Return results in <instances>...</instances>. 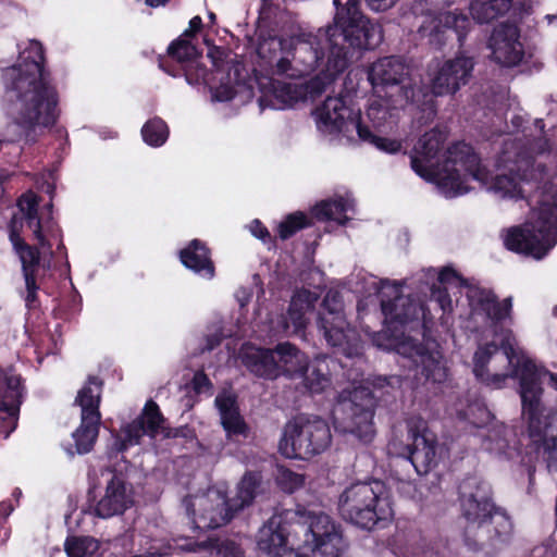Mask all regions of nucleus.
<instances>
[{"mask_svg":"<svg viewBox=\"0 0 557 557\" xmlns=\"http://www.w3.org/2000/svg\"><path fill=\"white\" fill-rule=\"evenodd\" d=\"M495 343L480 345L473 355V374L483 385L497 389L509 379H519L522 416L528 422L529 436L542 454L549 470L557 469V412L542 400L543 383L549 379L557 389V375L537 367L519 345L510 330H494Z\"/></svg>","mask_w":557,"mask_h":557,"instance_id":"f257e3e1","label":"nucleus"},{"mask_svg":"<svg viewBox=\"0 0 557 557\" xmlns=\"http://www.w3.org/2000/svg\"><path fill=\"white\" fill-rule=\"evenodd\" d=\"M17 63L7 67L3 81L10 92L12 122L5 128L8 141H35L38 131L57 119V92L42 67L44 49L39 41L18 46Z\"/></svg>","mask_w":557,"mask_h":557,"instance_id":"f03ea898","label":"nucleus"},{"mask_svg":"<svg viewBox=\"0 0 557 557\" xmlns=\"http://www.w3.org/2000/svg\"><path fill=\"white\" fill-rule=\"evenodd\" d=\"M257 544L272 557H307L309 552L339 557L346 547L339 528L324 512H309L304 522L292 524L274 515L260 528Z\"/></svg>","mask_w":557,"mask_h":557,"instance_id":"7ed1b4c3","label":"nucleus"},{"mask_svg":"<svg viewBox=\"0 0 557 557\" xmlns=\"http://www.w3.org/2000/svg\"><path fill=\"white\" fill-rule=\"evenodd\" d=\"M446 134L431 129L414 145L411 168L423 180L434 183L442 195L454 198L469 191L468 180L485 181V172L479 169L478 154L465 143L442 150Z\"/></svg>","mask_w":557,"mask_h":557,"instance_id":"20e7f679","label":"nucleus"},{"mask_svg":"<svg viewBox=\"0 0 557 557\" xmlns=\"http://www.w3.org/2000/svg\"><path fill=\"white\" fill-rule=\"evenodd\" d=\"M326 29L300 33L288 38L271 37L258 46L260 58L274 63V72L292 78L309 75L325 66V49L330 50Z\"/></svg>","mask_w":557,"mask_h":557,"instance_id":"39448f33","label":"nucleus"},{"mask_svg":"<svg viewBox=\"0 0 557 557\" xmlns=\"http://www.w3.org/2000/svg\"><path fill=\"white\" fill-rule=\"evenodd\" d=\"M360 1L348 0L345 8L337 12L334 24L326 28L330 36L327 71L331 74H339L347 67L348 52L343 42L352 48L374 49L383 40L381 25L361 14Z\"/></svg>","mask_w":557,"mask_h":557,"instance_id":"423d86ee","label":"nucleus"},{"mask_svg":"<svg viewBox=\"0 0 557 557\" xmlns=\"http://www.w3.org/2000/svg\"><path fill=\"white\" fill-rule=\"evenodd\" d=\"M460 288L466 289L470 319L475 323L491 325L496 329L499 322L510 317L511 297H507L499 302L491 290L469 284L451 268H444L438 273L437 284H434L431 288V300L438 305L443 313H449L453 311L449 290Z\"/></svg>","mask_w":557,"mask_h":557,"instance_id":"0eeeda50","label":"nucleus"},{"mask_svg":"<svg viewBox=\"0 0 557 557\" xmlns=\"http://www.w3.org/2000/svg\"><path fill=\"white\" fill-rule=\"evenodd\" d=\"M338 511L345 521L364 530H372L394 515L381 481L357 482L347 486L339 495Z\"/></svg>","mask_w":557,"mask_h":557,"instance_id":"6e6552de","label":"nucleus"},{"mask_svg":"<svg viewBox=\"0 0 557 557\" xmlns=\"http://www.w3.org/2000/svg\"><path fill=\"white\" fill-rule=\"evenodd\" d=\"M411 66L400 57H384L371 64L368 70V78L374 92H381L385 88H396L397 99L394 106L408 103L423 107L425 123L433 121L436 115L435 103L428 94L416 86L411 77Z\"/></svg>","mask_w":557,"mask_h":557,"instance_id":"1a4fd4ad","label":"nucleus"},{"mask_svg":"<svg viewBox=\"0 0 557 557\" xmlns=\"http://www.w3.org/2000/svg\"><path fill=\"white\" fill-rule=\"evenodd\" d=\"M317 128L324 135L356 132L363 141L373 144L382 151L395 153L400 143L374 135L360 123L359 112H355L342 96L327 97L313 112Z\"/></svg>","mask_w":557,"mask_h":557,"instance_id":"9d476101","label":"nucleus"},{"mask_svg":"<svg viewBox=\"0 0 557 557\" xmlns=\"http://www.w3.org/2000/svg\"><path fill=\"white\" fill-rule=\"evenodd\" d=\"M331 441L330 426L323 419L299 416L285 425L278 448L286 458L309 459L327 449Z\"/></svg>","mask_w":557,"mask_h":557,"instance_id":"9b49d317","label":"nucleus"},{"mask_svg":"<svg viewBox=\"0 0 557 557\" xmlns=\"http://www.w3.org/2000/svg\"><path fill=\"white\" fill-rule=\"evenodd\" d=\"M324 72L323 76L318 75L307 83H288L272 77L259 79L260 108L262 110L264 108L283 110L292 108L298 102L319 97L325 90L326 84L337 75L327 71V61L325 62Z\"/></svg>","mask_w":557,"mask_h":557,"instance_id":"f8f14e48","label":"nucleus"},{"mask_svg":"<svg viewBox=\"0 0 557 557\" xmlns=\"http://www.w3.org/2000/svg\"><path fill=\"white\" fill-rule=\"evenodd\" d=\"M374 398L366 387H355L348 396L341 397L333 416L336 429L350 433L364 443L373 440Z\"/></svg>","mask_w":557,"mask_h":557,"instance_id":"ddd939ff","label":"nucleus"},{"mask_svg":"<svg viewBox=\"0 0 557 557\" xmlns=\"http://www.w3.org/2000/svg\"><path fill=\"white\" fill-rule=\"evenodd\" d=\"M318 327L326 343L348 358H360L362 345L357 333L348 326L343 301L337 292H329L318 318Z\"/></svg>","mask_w":557,"mask_h":557,"instance_id":"4468645a","label":"nucleus"},{"mask_svg":"<svg viewBox=\"0 0 557 557\" xmlns=\"http://www.w3.org/2000/svg\"><path fill=\"white\" fill-rule=\"evenodd\" d=\"M183 507L187 516L199 529H215L226 524L236 513L231 499L218 488L184 498Z\"/></svg>","mask_w":557,"mask_h":557,"instance_id":"2eb2a0df","label":"nucleus"},{"mask_svg":"<svg viewBox=\"0 0 557 557\" xmlns=\"http://www.w3.org/2000/svg\"><path fill=\"white\" fill-rule=\"evenodd\" d=\"M278 352L284 366V374L301 379L305 388L314 394L330 385L329 367L324 359L311 362L290 343L278 344Z\"/></svg>","mask_w":557,"mask_h":557,"instance_id":"dca6fc26","label":"nucleus"},{"mask_svg":"<svg viewBox=\"0 0 557 557\" xmlns=\"http://www.w3.org/2000/svg\"><path fill=\"white\" fill-rule=\"evenodd\" d=\"M100 397L101 382L96 377H89L77 394L75 401L82 409V421L79 428L73 433V438L78 454L90 451L97 438L100 423Z\"/></svg>","mask_w":557,"mask_h":557,"instance_id":"f3484780","label":"nucleus"},{"mask_svg":"<svg viewBox=\"0 0 557 557\" xmlns=\"http://www.w3.org/2000/svg\"><path fill=\"white\" fill-rule=\"evenodd\" d=\"M475 62L465 52L457 53L454 58L437 62L430 72V98L455 95L462 86H466L474 70ZM434 101V99H432Z\"/></svg>","mask_w":557,"mask_h":557,"instance_id":"a211bd4d","label":"nucleus"},{"mask_svg":"<svg viewBox=\"0 0 557 557\" xmlns=\"http://www.w3.org/2000/svg\"><path fill=\"white\" fill-rule=\"evenodd\" d=\"M459 499L468 528H476L479 532L481 530L490 532L487 520L496 507L491 500L488 484L476 478H467L459 485Z\"/></svg>","mask_w":557,"mask_h":557,"instance_id":"6ab92c4d","label":"nucleus"},{"mask_svg":"<svg viewBox=\"0 0 557 557\" xmlns=\"http://www.w3.org/2000/svg\"><path fill=\"white\" fill-rule=\"evenodd\" d=\"M385 322L404 325L425 319L424 307L409 296L400 294V285L388 280L380 281L376 287Z\"/></svg>","mask_w":557,"mask_h":557,"instance_id":"aec40b11","label":"nucleus"},{"mask_svg":"<svg viewBox=\"0 0 557 557\" xmlns=\"http://www.w3.org/2000/svg\"><path fill=\"white\" fill-rule=\"evenodd\" d=\"M408 453L405 465H410L418 474H426L436 465V440L426 428L425 421L420 417H411L407 420Z\"/></svg>","mask_w":557,"mask_h":557,"instance_id":"412c9836","label":"nucleus"},{"mask_svg":"<svg viewBox=\"0 0 557 557\" xmlns=\"http://www.w3.org/2000/svg\"><path fill=\"white\" fill-rule=\"evenodd\" d=\"M396 351L410 359L420 370L425 382L443 383L447 377V368L437 345H420L411 337L395 344Z\"/></svg>","mask_w":557,"mask_h":557,"instance_id":"4be33fe9","label":"nucleus"},{"mask_svg":"<svg viewBox=\"0 0 557 557\" xmlns=\"http://www.w3.org/2000/svg\"><path fill=\"white\" fill-rule=\"evenodd\" d=\"M470 27L471 22L468 16L455 10L425 14L418 32L431 45L442 47L447 40L448 30L455 32L459 44L462 45Z\"/></svg>","mask_w":557,"mask_h":557,"instance_id":"5701e85b","label":"nucleus"},{"mask_svg":"<svg viewBox=\"0 0 557 557\" xmlns=\"http://www.w3.org/2000/svg\"><path fill=\"white\" fill-rule=\"evenodd\" d=\"M482 447L500 460L517 461L525 466L530 481H532L534 467L530 463V459L527 460V457L521 456L519 440L512 426L498 420L492 422L482 441Z\"/></svg>","mask_w":557,"mask_h":557,"instance_id":"b1692460","label":"nucleus"},{"mask_svg":"<svg viewBox=\"0 0 557 557\" xmlns=\"http://www.w3.org/2000/svg\"><path fill=\"white\" fill-rule=\"evenodd\" d=\"M488 47L492 50L493 60L504 66L519 64L524 55L520 30L512 23H502L496 26L490 37Z\"/></svg>","mask_w":557,"mask_h":557,"instance_id":"393cba45","label":"nucleus"},{"mask_svg":"<svg viewBox=\"0 0 557 557\" xmlns=\"http://www.w3.org/2000/svg\"><path fill=\"white\" fill-rule=\"evenodd\" d=\"M163 418L159 407L153 401H148L140 417L125 425L121 436L115 438L114 447L116 451H124L129 446L139 444L144 435L153 437L160 430Z\"/></svg>","mask_w":557,"mask_h":557,"instance_id":"a878e982","label":"nucleus"},{"mask_svg":"<svg viewBox=\"0 0 557 557\" xmlns=\"http://www.w3.org/2000/svg\"><path fill=\"white\" fill-rule=\"evenodd\" d=\"M23 389L20 375L12 371L0 373V419L7 424L9 431L5 437L16 426Z\"/></svg>","mask_w":557,"mask_h":557,"instance_id":"bb28decb","label":"nucleus"},{"mask_svg":"<svg viewBox=\"0 0 557 557\" xmlns=\"http://www.w3.org/2000/svg\"><path fill=\"white\" fill-rule=\"evenodd\" d=\"M240 358L246 368L258 376L275 379L284 373L278 345L274 350L245 345Z\"/></svg>","mask_w":557,"mask_h":557,"instance_id":"cd10ccee","label":"nucleus"},{"mask_svg":"<svg viewBox=\"0 0 557 557\" xmlns=\"http://www.w3.org/2000/svg\"><path fill=\"white\" fill-rule=\"evenodd\" d=\"M317 300V294L309 290L302 289L295 293L289 305L287 318H283L280 324L274 327L275 333L301 334L308 323L307 313L313 309Z\"/></svg>","mask_w":557,"mask_h":557,"instance_id":"c85d7f7f","label":"nucleus"},{"mask_svg":"<svg viewBox=\"0 0 557 557\" xmlns=\"http://www.w3.org/2000/svg\"><path fill=\"white\" fill-rule=\"evenodd\" d=\"M476 166L486 173V178L483 182L479 180L475 181L482 187H485L486 190L493 193L499 198H524L527 195H529L531 188L533 187V184L530 181L522 178L519 174L516 173L499 174L491 178L488 170L481 164L479 158Z\"/></svg>","mask_w":557,"mask_h":557,"instance_id":"c756f323","label":"nucleus"},{"mask_svg":"<svg viewBox=\"0 0 557 557\" xmlns=\"http://www.w3.org/2000/svg\"><path fill=\"white\" fill-rule=\"evenodd\" d=\"M133 504L131 492L124 481L113 475L107 483L104 495L96 506V513L101 518H110L123 513Z\"/></svg>","mask_w":557,"mask_h":557,"instance_id":"7c9ffc66","label":"nucleus"},{"mask_svg":"<svg viewBox=\"0 0 557 557\" xmlns=\"http://www.w3.org/2000/svg\"><path fill=\"white\" fill-rule=\"evenodd\" d=\"M38 201L37 197L33 193L23 195L18 200V209L26 221L27 226L33 231L36 239L41 247L46 245L44 232L52 231V216H51V205L38 213Z\"/></svg>","mask_w":557,"mask_h":557,"instance_id":"2f4dec72","label":"nucleus"},{"mask_svg":"<svg viewBox=\"0 0 557 557\" xmlns=\"http://www.w3.org/2000/svg\"><path fill=\"white\" fill-rule=\"evenodd\" d=\"M215 406L220 412L221 423L226 436L235 440L248 436V426L242 418L233 393L224 391L215 397Z\"/></svg>","mask_w":557,"mask_h":557,"instance_id":"473e14b6","label":"nucleus"},{"mask_svg":"<svg viewBox=\"0 0 557 557\" xmlns=\"http://www.w3.org/2000/svg\"><path fill=\"white\" fill-rule=\"evenodd\" d=\"M168 52L172 59L182 64L188 83H193L199 78L206 79V70L199 64L198 51L187 37L181 36L173 41L169 46Z\"/></svg>","mask_w":557,"mask_h":557,"instance_id":"72a5a7b5","label":"nucleus"},{"mask_svg":"<svg viewBox=\"0 0 557 557\" xmlns=\"http://www.w3.org/2000/svg\"><path fill=\"white\" fill-rule=\"evenodd\" d=\"M269 484L261 472L247 471L236 485L235 495L230 498L231 506L236 512L249 507L255 499L268 491Z\"/></svg>","mask_w":557,"mask_h":557,"instance_id":"f704fd0d","label":"nucleus"},{"mask_svg":"<svg viewBox=\"0 0 557 557\" xmlns=\"http://www.w3.org/2000/svg\"><path fill=\"white\" fill-rule=\"evenodd\" d=\"M180 257L186 268L206 278L213 277V263L209 257L208 249L200 240L194 239L188 247L181 251Z\"/></svg>","mask_w":557,"mask_h":557,"instance_id":"c9c22d12","label":"nucleus"},{"mask_svg":"<svg viewBox=\"0 0 557 557\" xmlns=\"http://www.w3.org/2000/svg\"><path fill=\"white\" fill-rule=\"evenodd\" d=\"M354 200L347 197H338L320 202L313 208V215L319 220H332L344 224L349 220L348 213L354 212Z\"/></svg>","mask_w":557,"mask_h":557,"instance_id":"e433bc0d","label":"nucleus"},{"mask_svg":"<svg viewBox=\"0 0 557 557\" xmlns=\"http://www.w3.org/2000/svg\"><path fill=\"white\" fill-rule=\"evenodd\" d=\"M512 0H472L470 13L480 24L490 23L511 8Z\"/></svg>","mask_w":557,"mask_h":557,"instance_id":"4c0bfd02","label":"nucleus"},{"mask_svg":"<svg viewBox=\"0 0 557 557\" xmlns=\"http://www.w3.org/2000/svg\"><path fill=\"white\" fill-rule=\"evenodd\" d=\"M487 523L490 524V532L481 530L478 535L480 540H484L486 537L491 541L497 540L499 542H505L510 537L512 533V522L503 509L495 508L488 518Z\"/></svg>","mask_w":557,"mask_h":557,"instance_id":"58836bf2","label":"nucleus"},{"mask_svg":"<svg viewBox=\"0 0 557 557\" xmlns=\"http://www.w3.org/2000/svg\"><path fill=\"white\" fill-rule=\"evenodd\" d=\"M396 99L397 96L394 94L386 99L381 92H375V97L370 101L367 110V116L374 127L383 126L393 116V111L401 107L394 106Z\"/></svg>","mask_w":557,"mask_h":557,"instance_id":"ea45409f","label":"nucleus"},{"mask_svg":"<svg viewBox=\"0 0 557 557\" xmlns=\"http://www.w3.org/2000/svg\"><path fill=\"white\" fill-rule=\"evenodd\" d=\"M15 223L16 220L14 219L10 231V239L20 256L24 277H26V274L35 276V269L39 262V252L36 248H33L23 243V239L16 230Z\"/></svg>","mask_w":557,"mask_h":557,"instance_id":"a19ab883","label":"nucleus"},{"mask_svg":"<svg viewBox=\"0 0 557 557\" xmlns=\"http://www.w3.org/2000/svg\"><path fill=\"white\" fill-rule=\"evenodd\" d=\"M457 417L475 428H488L496 419L482 404H469L465 410H457Z\"/></svg>","mask_w":557,"mask_h":557,"instance_id":"79ce46f5","label":"nucleus"},{"mask_svg":"<svg viewBox=\"0 0 557 557\" xmlns=\"http://www.w3.org/2000/svg\"><path fill=\"white\" fill-rule=\"evenodd\" d=\"M64 548L69 557H86L95 554L99 544L90 536H70L64 543Z\"/></svg>","mask_w":557,"mask_h":557,"instance_id":"37998d69","label":"nucleus"},{"mask_svg":"<svg viewBox=\"0 0 557 557\" xmlns=\"http://www.w3.org/2000/svg\"><path fill=\"white\" fill-rule=\"evenodd\" d=\"M143 139L153 147L162 146L169 136V128L164 121L159 117L149 120L141 128Z\"/></svg>","mask_w":557,"mask_h":557,"instance_id":"c03bdc74","label":"nucleus"},{"mask_svg":"<svg viewBox=\"0 0 557 557\" xmlns=\"http://www.w3.org/2000/svg\"><path fill=\"white\" fill-rule=\"evenodd\" d=\"M208 557H244V552L234 540H209Z\"/></svg>","mask_w":557,"mask_h":557,"instance_id":"a18cd8bd","label":"nucleus"},{"mask_svg":"<svg viewBox=\"0 0 557 557\" xmlns=\"http://www.w3.org/2000/svg\"><path fill=\"white\" fill-rule=\"evenodd\" d=\"M275 481L282 491L293 493L305 484V476L283 466H278L275 472Z\"/></svg>","mask_w":557,"mask_h":557,"instance_id":"49530a36","label":"nucleus"},{"mask_svg":"<svg viewBox=\"0 0 557 557\" xmlns=\"http://www.w3.org/2000/svg\"><path fill=\"white\" fill-rule=\"evenodd\" d=\"M307 224V216L304 213H292L280 223L278 235L282 239H287L292 237L297 231L306 227Z\"/></svg>","mask_w":557,"mask_h":557,"instance_id":"de8ad7c7","label":"nucleus"},{"mask_svg":"<svg viewBox=\"0 0 557 557\" xmlns=\"http://www.w3.org/2000/svg\"><path fill=\"white\" fill-rule=\"evenodd\" d=\"M175 548L182 552L197 553L200 554L202 557H208L209 540L198 542L186 539L183 541V543L177 542L175 544Z\"/></svg>","mask_w":557,"mask_h":557,"instance_id":"09e8293b","label":"nucleus"},{"mask_svg":"<svg viewBox=\"0 0 557 557\" xmlns=\"http://www.w3.org/2000/svg\"><path fill=\"white\" fill-rule=\"evenodd\" d=\"M212 99L215 101L224 102L230 101L236 94L235 85L230 81L227 83H221L220 86L211 88Z\"/></svg>","mask_w":557,"mask_h":557,"instance_id":"8fccbe9b","label":"nucleus"},{"mask_svg":"<svg viewBox=\"0 0 557 557\" xmlns=\"http://www.w3.org/2000/svg\"><path fill=\"white\" fill-rule=\"evenodd\" d=\"M194 389L197 394L211 395L212 383L203 372H196L193 379Z\"/></svg>","mask_w":557,"mask_h":557,"instance_id":"3c124183","label":"nucleus"},{"mask_svg":"<svg viewBox=\"0 0 557 557\" xmlns=\"http://www.w3.org/2000/svg\"><path fill=\"white\" fill-rule=\"evenodd\" d=\"M208 57L212 60V64L218 72H224L228 69V64L224 62V50L213 47L209 50Z\"/></svg>","mask_w":557,"mask_h":557,"instance_id":"603ef678","label":"nucleus"},{"mask_svg":"<svg viewBox=\"0 0 557 557\" xmlns=\"http://www.w3.org/2000/svg\"><path fill=\"white\" fill-rule=\"evenodd\" d=\"M532 557H557V543L552 542L534 548Z\"/></svg>","mask_w":557,"mask_h":557,"instance_id":"864d4df0","label":"nucleus"},{"mask_svg":"<svg viewBox=\"0 0 557 557\" xmlns=\"http://www.w3.org/2000/svg\"><path fill=\"white\" fill-rule=\"evenodd\" d=\"M25 278V285L27 289V295L25 297V301L27 306H32L36 300V292L38 289L35 281V276H32L30 274H26Z\"/></svg>","mask_w":557,"mask_h":557,"instance_id":"5fc2aeb1","label":"nucleus"},{"mask_svg":"<svg viewBox=\"0 0 557 557\" xmlns=\"http://www.w3.org/2000/svg\"><path fill=\"white\" fill-rule=\"evenodd\" d=\"M171 549H172V547L170 545H164V546L152 545L147 553L141 554V555H136L133 557H161V556L168 555L171 552Z\"/></svg>","mask_w":557,"mask_h":557,"instance_id":"6e6d98bb","label":"nucleus"},{"mask_svg":"<svg viewBox=\"0 0 557 557\" xmlns=\"http://www.w3.org/2000/svg\"><path fill=\"white\" fill-rule=\"evenodd\" d=\"M368 7L375 12L386 11L391 9L397 0H366Z\"/></svg>","mask_w":557,"mask_h":557,"instance_id":"4d7b16f0","label":"nucleus"},{"mask_svg":"<svg viewBox=\"0 0 557 557\" xmlns=\"http://www.w3.org/2000/svg\"><path fill=\"white\" fill-rule=\"evenodd\" d=\"M250 231L253 236L261 239L262 242H267L270 238V233L267 227H264L258 220L253 221L250 224Z\"/></svg>","mask_w":557,"mask_h":557,"instance_id":"13d9d810","label":"nucleus"},{"mask_svg":"<svg viewBox=\"0 0 557 557\" xmlns=\"http://www.w3.org/2000/svg\"><path fill=\"white\" fill-rule=\"evenodd\" d=\"M523 119L519 115H513L511 117V126L508 124L505 125V129L502 128H495L492 131V135L500 134V133H513L519 129V127L522 125Z\"/></svg>","mask_w":557,"mask_h":557,"instance_id":"bf43d9fd","label":"nucleus"},{"mask_svg":"<svg viewBox=\"0 0 557 557\" xmlns=\"http://www.w3.org/2000/svg\"><path fill=\"white\" fill-rule=\"evenodd\" d=\"M202 25V21L200 16H194L189 22V28L185 30V33L182 35L184 37H190L194 36L195 33H197Z\"/></svg>","mask_w":557,"mask_h":557,"instance_id":"052dcab7","label":"nucleus"},{"mask_svg":"<svg viewBox=\"0 0 557 557\" xmlns=\"http://www.w3.org/2000/svg\"><path fill=\"white\" fill-rule=\"evenodd\" d=\"M221 339H222V335H220V334L211 335L210 337H208V344H207L206 349L212 350L215 346H218L220 344Z\"/></svg>","mask_w":557,"mask_h":557,"instance_id":"680f3d73","label":"nucleus"},{"mask_svg":"<svg viewBox=\"0 0 557 557\" xmlns=\"http://www.w3.org/2000/svg\"><path fill=\"white\" fill-rule=\"evenodd\" d=\"M168 2V0H146L147 5L151 8H157L159 5H163Z\"/></svg>","mask_w":557,"mask_h":557,"instance_id":"e2e57ef3","label":"nucleus"},{"mask_svg":"<svg viewBox=\"0 0 557 557\" xmlns=\"http://www.w3.org/2000/svg\"><path fill=\"white\" fill-rule=\"evenodd\" d=\"M398 488L401 491L409 492L410 487L412 486V483L410 481H400Z\"/></svg>","mask_w":557,"mask_h":557,"instance_id":"0e129e2a","label":"nucleus"},{"mask_svg":"<svg viewBox=\"0 0 557 557\" xmlns=\"http://www.w3.org/2000/svg\"><path fill=\"white\" fill-rule=\"evenodd\" d=\"M249 295L239 298L240 306L244 307L249 301Z\"/></svg>","mask_w":557,"mask_h":557,"instance_id":"69168bd1","label":"nucleus"},{"mask_svg":"<svg viewBox=\"0 0 557 557\" xmlns=\"http://www.w3.org/2000/svg\"><path fill=\"white\" fill-rule=\"evenodd\" d=\"M545 18L548 21V24L557 21V15H546Z\"/></svg>","mask_w":557,"mask_h":557,"instance_id":"338daca9","label":"nucleus"},{"mask_svg":"<svg viewBox=\"0 0 557 557\" xmlns=\"http://www.w3.org/2000/svg\"><path fill=\"white\" fill-rule=\"evenodd\" d=\"M380 336V333H373V342L379 346L382 347L383 345L379 342L376 337Z\"/></svg>","mask_w":557,"mask_h":557,"instance_id":"774afa93","label":"nucleus"}]
</instances>
